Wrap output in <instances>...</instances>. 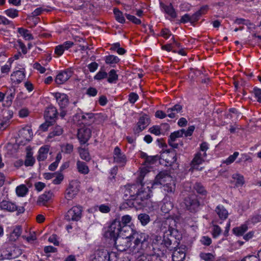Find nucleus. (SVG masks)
<instances>
[{
	"label": "nucleus",
	"instance_id": "1",
	"mask_svg": "<svg viewBox=\"0 0 261 261\" xmlns=\"http://www.w3.org/2000/svg\"><path fill=\"white\" fill-rule=\"evenodd\" d=\"M139 178V183L129 185L126 186L125 191V197L128 196L130 199L127 200L126 204L129 207H134L136 209H141L149 205L151 190L148 186L145 187L142 182V175Z\"/></svg>",
	"mask_w": 261,
	"mask_h": 261
},
{
	"label": "nucleus",
	"instance_id": "2",
	"mask_svg": "<svg viewBox=\"0 0 261 261\" xmlns=\"http://www.w3.org/2000/svg\"><path fill=\"white\" fill-rule=\"evenodd\" d=\"M177 223L173 218H168L160 222V228L163 232L162 244L170 251L177 247L182 239V233L177 229Z\"/></svg>",
	"mask_w": 261,
	"mask_h": 261
},
{
	"label": "nucleus",
	"instance_id": "3",
	"mask_svg": "<svg viewBox=\"0 0 261 261\" xmlns=\"http://www.w3.org/2000/svg\"><path fill=\"white\" fill-rule=\"evenodd\" d=\"M129 238L133 245L130 248L133 254L148 252L150 249V244L149 236L147 234L132 230Z\"/></svg>",
	"mask_w": 261,
	"mask_h": 261
},
{
	"label": "nucleus",
	"instance_id": "4",
	"mask_svg": "<svg viewBox=\"0 0 261 261\" xmlns=\"http://www.w3.org/2000/svg\"><path fill=\"white\" fill-rule=\"evenodd\" d=\"M117 255L115 252H108L105 249H98L95 251L91 261H117Z\"/></svg>",
	"mask_w": 261,
	"mask_h": 261
},
{
	"label": "nucleus",
	"instance_id": "5",
	"mask_svg": "<svg viewBox=\"0 0 261 261\" xmlns=\"http://www.w3.org/2000/svg\"><path fill=\"white\" fill-rule=\"evenodd\" d=\"M123 228L120 224V218L115 219L111 223L108 230L105 232L106 237L112 239L119 236Z\"/></svg>",
	"mask_w": 261,
	"mask_h": 261
},
{
	"label": "nucleus",
	"instance_id": "6",
	"mask_svg": "<svg viewBox=\"0 0 261 261\" xmlns=\"http://www.w3.org/2000/svg\"><path fill=\"white\" fill-rule=\"evenodd\" d=\"M82 206L80 205L73 206L68 211L65 216V218L68 221H77L82 217Z\"/></svg>",
	"mask_w": 261,
	"mask_h": 261
},
{
	"label": "nucleus",
	"instance_id": "7",
	"mask_svg": "<svg viewBox=\"0 0 261 261\" xmlns=\"http://www.w3.org/2000/svg\"><path fill=\"white\" fill-rule=\"evenodd\" d=\"M0 208L10 212L17 211V215L23 213L24 211L23 207H17L15 203L7 200H3L0 202Z\"/></svg>",
	"mask_w": 261,
	"mask_h": 261
},
{
	"label": "nucleus",
	"instance_id": "8",
	"mask_svg": "<svg viewBox=\"0 0 261 261\" xmlns=\"http://www.w3.org/2000/svg\"><path fill=\"white\" fill-rule=\"evenodd\" d=\"M112 239L114 242L116 248L119 251H125L129 247V242H130L129 236L125 238L118 236Z\"/></svg>",
	"mask_w": 261,
	"mask_h": 261
},
{
	"label": "nucleus",
	"instance_id": "9",
	"mask_svg": "<svg viewBox=\"0 0 261 261\" xmlns=\"http://www.w3.org/2000/svg\"><path fill=\"white\" fill-rule=\"evenodd\" d=\"M172 179V177L167 171H161L156 175L152 186L155 187L159 185H163L169 181H171Z\"/></svg>",
	"mask_w": 261,
	"mask_h": 261
},
{
	"label": "nucleus",
	"instance_id": "10",
	"mask_svg": "<svg viewBox=\"0 0 261 261\" xmlns=\"http://www.w3.org/2000/svg\"><path fill=\"white\" fill-rule=\"evenodd\" d=\"M195 129V126L194 125L190 126L188 127V129L186 130L185 129H181L177 131H175L171 133L169 139L175 140L176 138L182 137L184 135L185 137L191 136Z\"/></svg>",
	"mask_w": 261,
	"mask_h": 261
},
{
	"label": "nucleus",
	"instance_id": "11",
	"mask_svg": "<svg viewBox=\"0 0 261 261\" xmlns=\"http://www.w3.org/2000/svg\"><path fill=\"white\" fill-rule=\"evenodd\" d=\"M114 162L124 166L126 163L127 159L125 155L121 152L120 148L116 146L113 152Z\"/></svg>",
	"mask_w": 261,
	"mask_h": 261
},
{
	"label": "nucleus",
	"instance_id": "12",
	"mask_svg": "<svg viewBox=\"0 0 261 261\" xmlns=\"http://www.w3.org/2000/svg\"><path fill=\"white\" fill-rule=\"evenodd\" d=\"M91 136V130L90 128L83 127L78 130L77 138L81 144H85L89 140Z\"/></svg>",
	"mask_w": 261,
	"mask_h": 261
},
{
	"label": "nucleus",
	"instance_id": "13",
	"mask_svg": "<svg viewBox=\"0 0 261 261\" xmlns=\"http://www.w3.org/2000/svg\"><path fill=\"white\" fill-rule=\"evenodd\" d=\"M161 155L163 159L170 165L174 163L177 160L176 151L173 149L165 150Z\"/></svg>",
	"mask_w": 261,
	"mask_h": 261
},
{
	"label": "nucleus",
	"instance_id": "14",
	"mask_svg": "<svg viewBox=\"0 0 261 261\" xmlns=\"http://www.w3.org/2000/svg\"><path fill=\"white\" fill-rule=\"evenodd\" d=\"M207 191L200 184H197V206L204 204Z\"/></svg>",
	"mask_w": 261,
	"mask_h": 261
},
{
	"label": "nucleus",
	"instance_id": "15",
	"mask_svg": "<svg viewBox=\"0 0 261 261\" xmlns=\"http://www.w3.org/2000/svg\"><path fill=\"white\" fill-rule=\"evenodd\" d=\"M72 75V71L70 69H67L60 72L55 79V82L61 85L66 82Z\"/></svg>",
	"mask_w": 261,
	"mask_h": 261
},
{
	"label": "nucleus",
	"instance_id": "16",
	"mask_svg": "<svg viewBox=\"0 0 261 261\" xmlns=\"http://www.w3.org/2000/svg\"><path fill=\"white\" fill-rule=\"evenodd\" d=\"M59 104L61 109H64L67 106L69 100L68 96L64 93H55L53 94Z\"/></svg>",
	"mask_w": 261,
	"mask_h": 261
},
{
	"label": "nucleus",
	"instance_id": "17",
	"mask_svg": "<svg viewBox=\"0 0 261 261\" xmlns=\"http://www.w3.org/2000/svg\"><path fill=\"white\" fill-rule=\"evenodd\" d=\"M150 123V120L147 115L141 116L137 123V127L134 129L135 133H139L144 130Z\"/></svg>",
	"mask_w": 261,
	"mask_h": 261
},
{
	"label": "nucleus",
	"instance_id": "18",
	"mask_svg": "<svg viewBox=\"0 0 261 261\" xmlns=\"http://www.w3.org/2000/svg\"><path fill=\"white\" fill-rule=\"evenodd\" d=\"M208 149V145L206 142H203L200 145V151L197 153V165L201 164L206 156V151Z\"/></svg>",
	"mask_w": 261,
	"mask_h": 261
},
{
	"label": "nucleus",
	"instance_id": "19",
	"mask_svg": "<svg viewBox=\"0 0 261 261\" xmlns=\"http://www.w3.org/2000/svg\"><path fill=\"white\" fill-rule=\"evenodd\" d=\"M58 114V112L55 107L53 106H49L46 108L44 112V118L45 120H48L54 122Z\"/></svg>",
	"mask_w": 261,
	"mask_h": 261
},
{
	"label": "nucleus",
	"instance_id": "20",
	"mask_svg": "<svg viewBox=\"0 0 261 261\" xmlns=\"http://www.w3.org/2000/svg\"><path fill=\"white\" fill-rule=\"evenodd\" d=\"M172 251V257L173 261H183L184 260L186 257L185 248L176 247Z\"/></svg>",
	"mask_w": 261,
	"mask_h": 261
},
{
	"label": "nucleus",
	"instance_id": "21",
	"mask_svg": "<svg viewBox=\"0 0 261 261\" xmlns=\"http://www.w3.org/2000/svg\"><path fill=\"white\" fill-rule=\"evenodd\" d=\"M184 203L187 210L194 213L196 208V198L195 195H192L185 198Z\"/></svg>",
	"mask_w": 261,
	"mask_h": 261
},
{
	"label": "nucleus",
	"instance_id": "22",
	"mask_svg": "<svg viewBox=\"0 0 261 261\" xmlns=\"http://www.w3.org/2000/svg\"><path fill=\"white\" fill-rule=\"evenodd\" d=\"M173 205L170 198L166 196L163 199L161 207L162 212L165 214L168 213L173 208Z\"/></svg>",
	"mask_w": 261,
	"mask_h": 261
},
{
	"label": "nucleus",
	"instance_id": "23",
	"mask_svg": "<svg viewBox=\"0 0 261 261\" xmlns=\"http://www.w3.org/2000/svg\"><path fill=\"white\" fill-rule=\"evenodd\" d=\"M25 78L24 71L17 70L13 72L11 75V80L13 83L18 84L20 83Z\"/></svg>",
	"mask_w": 261,
	"mask_h": 261
},
{
	"label": "nucleus",
	"instance_id": "24",
	"mask_svg": "<svg viewBox=\"0 0 261 261\" xmlns=\"http://www.w3.org/2000/svg\"><path fill=\"white\" fill-rule=\"evenodd\" d=\"M182 107L181 105L177 104L167 109V116L171 118H176L177 114L181 112Z\"/></svg>",
	"mask_w": 261,
	"mask_h": 261
},
{
	"label": "nucleus",
	"instance_id": "25",
	"mask_svg": "<svg viewBox=\"0 0 261 261\" xmlns=\"http://www.w3.org/2000/svg\"><path fill=\"white\" fill-rule=\"evenodd\" d=\"M160 7L162 10H164V12L170 16L172 18H175L176 17V14L175 12V10L173 8L171 4L169 5H165L163 3H160Z\"/></svg>",
	"mask_w": 261,
	"mask_h": 261
},
{
	"label": "nucleus",
	"instance_id": "26",
	"mask_svg": "<svg viewBox=\"0 0 261 261\" xmlns=\"http://www.w3.org/2000/svg\"><path fill=\"white\" fill-rule=\"evenodd\" d=\"M49 150V145H44L42 146L39 150V154L37 157V160L39 161H44L47 158Z\"/></svg>",
	"mask_w": 261,
	"mask_h": 261
},
{
	"label": "nucleus",
	"instance_id": "27",
	"mask_svg": "<svg viewBox=\"0 0 261 261\" xmlns=\"http://www.w3.org/2000/svg\"><path fill=\"white\" fill-rule=\"evenodd\" d=\"M215 212L221 220H225L228 216V213L223 205H218L215 210Z\"/></svg>",
	"mask_w": 261,
	"mask_h": 261
},
{
	"label": "nucleus",
	"instance_id": "28",
	"mask_svg": "<svg viewBox=\"0 0 261 261\" xmlns=\"http://www.w3.org/2000/svg\"><path fill=\"white\" fill-rule=\"evenodd\" d=\"M53 193L49 191L45 192L44 194L40 195L37 200V203L39 204H45L52 197Z\"/></svg>",
	"mask_w": 261,
	"mask_h": 261
},
{
	"label": "nucleus",
	"instance_id": "29",
	"mask_svg": "<svg viewBox=\"0 0 261 261\" xmlns=\"http://www.w3.org/2000/svg\"><path fill=\"white\" fill-rule=\"evenodd\" d=\"M79 118H81L80 120L83 121V123L86 124L90 123L94 121V114L93 113H82L77 115Z\"/></svg>",
	"mask_w": 261,
	"mask_h": 261
},
{
	"label": "nucleus",
	"instance_id": "30",
	"mask_svg": "<svg viewBox=\"0 0 261 261\" xmlns=\"http://www.w3.org/2000/svg\"><path fill=\"white\" fill-rule=\"evenodd\" d=\"M21 232V227L19 225L16 226L13 229V232L10 234L9 240L11 242L15 241L20 236Z\"/></svg>",
	"mask_w": 261,
	"mask_h": 261
},
{
	"label": "nucleus",
	"instance_id": "31",
	"mask_svg": "<svg viewBox=\"0 0 261 261\" xmlns=\"http://www.w3.org/2000/svg\"><path fill=\"white\" fill-rule=\"evenodd\" d=\"M105 61L106 64H109L111 66L114 67L116 64L119 62L120 59L117 56L109 55L105 57Z\"/></svg>",
	"mask_w": 261,
	"mask_h": 261
},
{
	"label": "nucleus",
	"instance_id": "32",
	"mask_svg": "<svg viewBox=\"0 0 261 261\" xmlns=\"http://www.w3.org/2000/svg\"><path fill=\"white\" fill-rule=\"evenodd\" d=\"M78 171L83 174H87L89 172V168L85 162L78 161L76 163Z\"/></svg>",
	"mask_w": 261,
	"mask_h": 261
},
{
	"label": "nucleus",
	"instance_id": "33",
	"mask_svg": "<svg viewBox=\"0 0 261 261\" xmlns=\"http://www.w3.org/2000/svg\"><path fill=\"white\" fill-rule=\"evenodd\" d=\"M78 190L73 188V187L70 186L67 190L65 194V198L68 200L73 198L77 194Z\"/></svg>",
	"mask_w": 261,
	"mask_h": 261
},
{
	"label": "nucleus",
	"instance_id": "34",
	"mask_svg": "<svg viewBox=\"0 0 261 261\" xmlns=\"http://www.w3.org/2000/svg\"><path fill=\"white\" fill-rule=\"evenodd\" d=\"M17 31L25 40H31L34 39L33 35L29 32V30L22 28H18Z\"/></svg>",
	"mask_w": 261,
	"mask_h": 261
},
{
	"label": "nucleus",
	"instance_id": "35",
	"mask_svg": "<svg viewBox=\"0 0 261 261\" xmlns=\"http://www.w3.org/2000/svg\"><path fill=\"white\" fill-rule=\"evenodd\" d=\"M232 178L234 180L236 181L235 185H236V187H237L242 186L245 182L244 176L240 174H239V173L233 174L232 175Z\"/></svg>",
	"mask_w": 261,
	"mask_h": 261
},
{
	"label": "nucleus",
	"instance_id": "36",
	"mask_svg": "<svg viewBox=\"0 0 261 261\" xmlns=\"http://www.w3.org/2000/svg\"><path fill=\"white\" fill-rule=\"evenodd\" d=\"M113 12L115 19L117 21L121 23H125V19L124 18V15L121 11H120L118 8H115L114 9Z\"/></svg>",
	"mask_w": 261,
	"mask_h": 261
},
{
	"label": "nucleus",
	"instance_id": "37",
	"mask_svg": "<svg viewBox=\"0 0 261 261\" xmlns=\"http://www.w3.org/2000/svg\"><path fill=\"white\" fill-rule=\"evenodd\" d=\"M248 229V226L246 224H244L241 226L235 227L232 229L233 232L237 236H242Z\"/></svg>",
	"mask_w": 261,
	"mask_h": 261
},
{
	"label": "nucleus",
	"instance_id": "38",
	"mask_svg": "<svg viewBox=\"0 0 261 261\" xmlns=\"http://www.w3.org/2000/svg\"><path fill=\"white\" fill-rule=\"evenodd\" d=\"M163 187L164 191L168 193H173L175 190V184L173 179L171 181L164 184Z\"/></svg>",
	"mask_w": 261,
	"mask_h": 261
},
{
	"label": "nucleus",
	"instance_id": "39",
	"mask_svg": "<svg viewBox=\"0 0 261 261\" xmlns=\"http://www.w3.org/2000/svg\"><path fill=\"white\" fill-rule=\"evenodd\" d=\"M140 255L137 258V261H152L153 258L155 257L154 255H150L145 253H139Z\"/></svg>",
	"mask_w": 261,
	"mask_h": 261
},
{
	"label": "nucleus",
	"instance_id": "40",
	"mask_svg": "<svg viewBox=\"0 0 261 261\" xmlns=\"http://www.w3.org/2000/svg\"><path fill=\"white\" fill-rule=\"evenodd\" d=\"M138 219L143 226L146 225L150 221L149 216L145 213L139 214Z\"/></svg>",
	"mask_w": 261,
	"mask_h": 261
},
{
	"label": "nucleus",
	"instance_id": "41",
	"mask_svg": "<svg viewBox=\"0 0 261 261\" xmlns=\"http://www.w3.org/2000/svg\"><path fill=\"white\" fill-rule=\"evenodd\" d=\"M63 130L62 128L60 126H56L54 128L53 131H51L48 136V138H52L55 136H59L62 134Z\"/></svg>",
	"mask_w": 261,
	"mask_h": 261
},
{
	"label": "nucleus",
	"instance_id": "42",
	"mask_svg": "<svg viewBox=\"0 0 261 261\" xmlns=\"http://www.w3.org/2000/svg\"><path fill=\"white\" fill-rule=\"evenodd\" d=\"M109 77L108 82L110 83H116L118 80V75L116 73V71L114 69H112L108 73Z\"/></svg>",
	"mask_w": 261,
	"mask_h": 261
},
{
	"label": "nucleus",
	"instance_id": "43",
	"mask_svg": "<svg viewBox=\"0 0 261 261\" xmlns=\"http://www.w3.org/2000/svg\"><path fill=\"white\" fill-rule=\"evenodd\" d=\"M28 191V188L24 185H20L16 187V192L18 196L23 197L26 195Z\"/></svg>",
	"mask_w": 261,
	"mask_h": 261
},
{
	"label": "nucleus",
	"instance_id": "44",
	"mask_svg": "<svg viewBox=\"0 0 261 261\" xmlns=\"http://www.w3.org/2000/svg\"><path fill=\"white\" fill-rule=\"evenodd\" d=\"M35 159L33 156V153L31 152H28L26 155V159L24 161L25 166H32L35 163Z\"/></svg>",
	"mask_w": 261,
	"mask_h": 261
},
{
	"label": "nucleus",
	"instance_id": "45",
	"mask_svg": "<svg viewBox=\"0 0 261 261\" xmlns=\"http://www.w3.org/2000/svg\"><path fill=\"white\" fill-rule=\"evenodd\" d=\"M15 251H18V254H20L19 250L18 249H17L16 250H14L13 251L9 252L8 253L5 254L4 256H3V255H1V258H0V259H11L16 258L18 256V254H16L15 253Z\"/></svg>",
	"mask_w": 261,
	"mask_h": 261
},
{
	"label": "nucleus",
	"instance_id": "46",
	"mask_svg": "<svg viewBox=\"0 0 261 261\" xmlns=\"http://www.w3.org/2000/svg\"><path fill=\"white\" fill-rule=\"evenodd\" d=\"M120 219V224L124 229L132 221V217L128 215L122 216Z\"/></svg>",
	"mask_w": 261,
	"mask_h": 261
},
{
	"label": "nucleus",
	"instance_id": "47",
	"mask_svg": "<svg viewBox=\"0 0 261 261\" xmlns=\"http://www.w3.org/2000/svg\"><path fill=\"white\" fill-rule=\"evenodd\" d=\"M81 158L86 161H89L90 160V156L88 150L85 149H80L79 150Z\"/></svg>",
	"mask_w": 261,
	"mask_h": 261
},
{
	"label": "nucleus",
	"instance_id": "48",
	"mask_svg": "<svg viewBox=\"0 0 261 261\" xmlns=\"http://www.w3.org/2000/svg\"><path fill=\"white\" fill-rule=\"evenodd\" d=\"M200 257L205 261H212L214 259V256L211 253H200Z\"/></svg>",
	"mask_w": 261,
	"mask_h": 261
},
{
	"label": "nucleus",
	"instance_id": "49",
	"mask_svg": "<svg viewBox=\"0 0 261 261\" xmlns=\"http://www.w3.org/2000/svg\"><path fill=\"white\" fill-rule=\"evenodd\" d=\"M5 14L9 17L14 18L18 16V11L16 9H9L5 11Z\"/></svg>",
	"mask_w": 261,
	"mask_h": 261
},
{
	"label": "nucleus",
	"instance_id": "50",
	"mask_svg": "<svg viewBox=\"0 0 261 261\" xmlns=\"http://www.w3.org/2000/svg\"><path fill=\"white\" fill-rule=\"evenodd\" d=\"M222 230L220 227L217 225H214L212 229V236L213 238H217L221 233Z\"/></svg>",
	"mask_w": 261,
	"mask_h": 261
},
{
	"label": "nucleus",
	"instance_id": "51",
	"mask_svg": "<svg viewBox=\"0 0 261 261\" xmlns=\"http://www.w3.org/2000/svg\"><path fill=\"white\" fill-rule=\"evenodd\" d=\"M239 154V153L238 152H234L233 154L229 156V157L227 159H226V160L224 161L223 163L226 164V165H229L232 163L237 159Z\"/></svg>",
	"mask_w": 261,
	"mask_h": 261
},
{
	"label": "nucleus",
	"instance_id": "52",
	"mask_svg": "<svg viewBox=\"0 0 261 261\" xmlns=\"http://www.w3.org/2000/svg\"><path fill=\"white\" fill-rule=\"evenodd\" d=\"M126 18L136 24H140L141 23L140 19L136 18L135 16L128 14H125Z\"/></svg>",
	"mask_w": 261,
	"mask_h": 261
},
{
	"label": "nucleus",
	"instance_id": "53",
	"mask_svg": "<svg viewBox=\"0 0 261 261\" xmlns=\"http://www.w3.org/2000/svg\"><path fill=\"white\" fill-rule=\"evenodd\" d=\"M200 242L203 245L210 246L212 243V239L208 236H203L200 240Z\"/></svg>",
	"mask_w": 261,
	"mask_h": 261
},
{
	"label": "nucleus",
	"instance_id": "54",
	"mask_svg": "<svg viewBox=\"0 0 261 261\" xmlns=\"http://www.w3.org/2000/svg\"><path fill=\"white\" fill-rule=\"evenodd\" d=\"M54 177L55 178L53 179V182L55 185L60 184L63 179V175L60 173H56V175Z\"/></svg>",
	"mask_w": 261,
	"mask_h": 261
},
{
	"label": "nucleus",
	"instance_id": "55",
	"mask_svg": "<svg viewBox=\"0 0 261 261\" xmlns=\"http://www.w3.org/2000/svg\"><path fill=\"white\" fill-rule=\"evenodd\" d=\"M53 123L52 121L45 120V122L40 126V128L42 131L45 132L47 130L49 126L53 125Z\"/></svg>",
	"mask_w": 261,
	"mask_h": 261
},
{
	"label": "nucleus",
	"instance_id": "56",
	"mask_svg": "<svg viewBox=\"0 0 261 261\" xmlns=\"http://www.w3.org/2000/svg\"><path fill=\"white\" fill-rule=\"evenodd\" d=\"M261 221V216L258 215H256L254 216H253L251 218H250L247 222L248 223H256L257 222H259Z\"/></svg>",
	"mask_w": 261,
	"mask_h": 261
},
{
	"label": "nucleus",
	"instance_id": "57",
	"mask_svg": "<svg viewBox=\"0 0 261 261\" xmlns=\"http://www.w3.org/2000/svg\"><path fill=\"white\" fill-rule=\"evenodd\" d=\"M202 75L204 77V79H201L199 82L204 85L203 88L204 89L205 87H207L210 82V78L207 76V73H202Z\"/></svg>",
	"mask_w": 261,
	"mask_h": 261
},
{
	"label": "nucleus",
	"instance_id": "58",
	"mask_svg": "<svg viewBox=\"0 0 261 261\" xmlns=\"http://www.w3.org/2000/svg\"><path fill=\"white\" fill-rule=\"evenodd\" d=\"M108 75L106 72L103 71H99L94 76V79L97 80H101L105 79Z\"/></svg>",
	"mask_w": 261,
	"mask_h": 261
},
{
	"label": "nucleus",
	"instance_id": "59",
	"mask_svg": "<svg viewBox=\"0 0 261 261\" xmlns=\"http://www.w3.org/2000/svg\"><path fill=\"white\" fill-rule=\"evenodd\" d=\"M99 211L103 213H108L110 210L111 208L108 204H101L98 206Z\"/></svg>",
	"mask_w": 261,
	"mask_h": 261
},
{
	"label": "nucleus",
	"instance_id": "60",
	"mask_svg": "<svg viewBox=\"0 0 261 261\" xmlns=\"http://www.w3.org/2000/svg\"><path fill=\"white\" fill-rule=\"evenodd\" d=\"M149 132L151 134H153L156 136H159L161 134V129L159 126L155 125L149 128Z\"/></svg>",
	"mask_w": 261,
	"mask_h": 261
},
{
	"label": "nucleus",
	"instance_id": "61",
	"mask_svg": "<svg viewBox=\"0 0 261 261\" xmlns=\"http://www.w3.org/2000/svg\"><path fill=\"white\" fill-rule=\"evenodd\" d=\"M139 96L134 92H132L129 94V101L131 103H135L138 99Z\"/></svg>",
	"mask_w": 261,
	"mask_h": 261
},
{
	"label": "nucleus",
	"instance_id": "62",
	"mask_svg": "<svg viewBox=\"0 0 261 261\" xmlns=\"http://www.w3.org/2000/svg\"><path fill=\"white\" fill-rule=\"evenodd\" d=\"M253 92L255 96L257 99V101L258 102L261 103V89L257 88H254L253 89Z\"/></svg>",
	"mask_w": 261,
	"mask_h": 261
},
{
	"label": "nucleus",
	"instance_id": "63",
	"mask_svg": "<svg viewBox=\"0 0 261 261\" xmlns=\"http://www.w3.org/2000/svg\"><path fill=\"white\" fill-rule=\"evenodd\" d=\"M194 18H192L189 14L184 15L181 18L180 21L183 23H185L190 21L191 23H194Z\"/></svg>",
	"mask_w": 261,
	"mask_h": 261
},
{
	"label": "nucleus",
	"instance_id": "64",
	"mask_svg": "<svg viewBox=\"0 0 261 261\" xmlns=\"http://www.w3.org/2000/svg\"><path fill=\"white\" fill-rule=\"evenodd\" d=\"M241 261H258V258L255 255H248L245 257Z\"/></svg>",
	"mask_w": 261,
	"mask_h": 261
}]
</instances>
